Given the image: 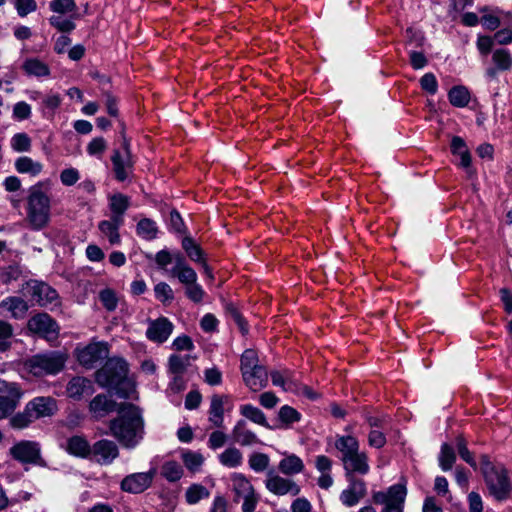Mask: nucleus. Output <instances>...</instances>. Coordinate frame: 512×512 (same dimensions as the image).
<instances>
[{"label":"nucleus","instance_id":"1","mask_svg":"<svg viewBox=\"0 0 512 512\" xmlns=\"http://www.w3.org/2000/svg\"><path fill=\"white\" fill-rule=\"evenodd\" d=\"M117 418L110 422V432L127 449H134L144 438V420L140 410L132 404H121Z\"/></svg>","mask_w":512,"mask_h":512},{"label":"nucleus","instance_id":"2","mask_svg":"<svg viewBox=\"0 0 512 512\" xmlns=\"http://www.w3.org/2000/svg\"><path fill=\"white\" fill-rule=\"evenodd\" d=\"M25 212V222L29 229L41 231L48 227L51 220V199L40 186L30 188Z\"/></svg>","mask_w":512,"mask_h":512},{"label":"nucleus","instance_id":"3","mask_svg":"<svg viewBox=\"0 0 512 512\" xmlns=\"http://www.w3.org/2000/svg\"><path fill=\"white\" fill-rule=\"evenodd\" d=\"M481 471L489 493L497 500L504 501L512 497V482L503 466L494 465L488 458L481 457Z\"/></svg>","mask_w":512,"mask_h":512},{"label":"nucleus","instance_id":"4","mask_svg":"<svg viewBox=\"0 0 512 512\" xmlns=\"http://www.w3.org/2000/svg\"><path fill=\"white\" fill-rule=\"evenodd\" d=\"M241 373L245 385L251 391H259L268 384V373L266 368L259 364L257 353L247 349L241 356Z\"/></svg>","mask_w":512,"mask_h":512},{"label":"nucleus","instance_id":"5","mask_svg":"<svg viewBox=\"0 0 512 512\" xmlns=\"http://www.w3.org/2000/svg\"><path fill=\"white\" fill-rule=\"evenodd\" d=\"M49 9L53 15L49 18L52 27L63 33H69L76 27L75 20L78 19V7L75 0H52Z\"/></svg>","mask_w":512,"mask_h":512},{"label":"nucleus","instance_id":"6","mask_svg":"<svg viewBox=\"0 0 512 512\" xmlns=\"http://www.w3.org/2000/svg\"><path fill=\"white\" fill-rule=\"evenodd\" d=\"M231 481L234 493L233 501L242 503V512H254L259 496L256 494L253 485L244 475L238 473L232 475Z\"/></svg>","mask_w":512,"mask_h":512},{"label":"nucleus","instance_id":"7","mask_svg":"<svg viewBox=\"0 0 512 512\" xmlns=\"http://www.w3.org/2000/svg\"><path fill=\"white\" fill-rule=\"evenodd\" d=\"M65 361L63 353L50 352L33 356L28 360L27 367L35 376L57 374L63 369Z\"/></svg>","mask_w":512,"mask_h":512},{"label":"nucleus","instance_id":"8","mask_svg":"<svg viewBox=\"0 0 512 512\" xmlns=\"http://www.w3.org/2000/svg\"><path fill=\"white\" fill-rule=\"evenodd\" d=\"M127 363L121 358H111L96 372V381L102 387L116 388L127 375Z\"/></svg>","mask_w":512,"mask_h":512},{"label":"nucleus","instance_id":"9","mask_svg":"<svg viewBox=\"0 0 512 512\" xmlns=\"http://www.w3.org/2000/svg\"><path fill=\"white\" fill-rule=\"evenodd\" d=\"M23 391L15 382L0 379V420L11 415L18 407Z\"/></svg>","mask_w":512,"mask_h":512},{"label":"nucleus","instance_id":"10","mask_svg":"<svg viewBox=\"0 0 512 512\" xmlns=\"http://www.w3.org/2000/svg\"><path fill=\"white\" fill-rule=\"evenodd\" d=\"M28 330L45 338L48 341H54L59 334L57 323L47 313H38L31 317L27 323Z\"/></svg>","mask_w":512,"mask_h":512},{"label":"nucleus","instance_id":"11","mask_svg":"<svg viewBox=\"0 0 512 512\" xmlns=\"http://www.w3.org/2000/svg\"><path fill=\"white\" fill-rule=\"evenodd\" d=\"M9 453L21 463L40 464L42 462L40 444L36 441H19L10 448Z\"/></svg>","mask_w":512,"mask_h":512},{"label":"nucleus","instance_id":"12","mask_svg":"<svg viewBox=\"0 0 512 512\" xmlns=\"http://www.w3.org/2000/svg\"><path fill=\"white\" fill-rule=\"evenodd\" d=\"M265 486L269 492L279 496L286 494L296 496L300 493V487L295 481L282 477L273 470L267 472Z\"/></svg>","mask_w":512,"mask_h":512},{"label":"nucleus","instance_id":"13","mask_svg":"<svg viewBox=\"0 0 512 512\" xmlns=\"http://www.w3.org/2000/svg\"><path fill=\"white\" fill-rule=\"evenodd\" d=\"M233 403L229 395L213 394L210 399V407L208 411L209 422L217 428H221L224 423L225 410H231Z\"/></svg>","mask_w":512,"mask_h":512},{"label":"nucleus","instance_id":"14","mask_svg":"<svg viewBox=\"0 0 512 512\" xmlns=\"http://www.w3.org/2000/svg\"><path fill=\"white\" fill-rule=\"evenodd\" d=\"M155 475L156 469L130 474L121 481V489L128 493H141L150 487Z\"/></svg>","mask_w":512,"mask_h":512},{"label":"nucleus","instance_id":"15","mask_svg":"<svg viewBox=\"0 0 512 512\" xmlns=\"http://www.w3.org/2000/svg\"><path fill=\"white\" fill-rule=\"evenodd\" d=\"M113 171L118 181H125L132 170V159L129 143L127 140L123 142L122 151H115L112 156Z\"/></svg>","mask_w":512,"mask_h":512},{"label":"nucleus","instance_id":"16","mask_svg":"<svg viewBox=\"0 0 512 512\" xmlns=\"http://www.w3.org/2000/svg\"><path fill=\"white\" fill-rule=\"evenodd\" d=\"M26 292L31 295L32 300L40 306H47L57 302L56 290L48 284L38 281H30L26 285Z\"/></svg>","mask_w":512,"mask_h":512},{"label":"nucleus","instance_id":"17","mask_svg":"<svg viewBox=\"0 0 512 512\" xmlns=\"http://www.w3.org/2000/svg\"><path fill=\"white\" fill-rule=\"evenodd\" d=\"M91 455L97 463L109 465L119 456V449L115 442L101 439L93 444Z\"/></svg>","mask_w":512,"mask_h":512},{"label":"nucleus","instance_id":"18","mask_svg":"<svg viewBox=\"0 0 512 512\" xmlns=\"http://www.w3.org/2000/svg\"><path fill=\"white\" fill-rule=\"evenodd\" d=\"M173 324L165 317L151 320L148 323L146 337L156 343L165 342L173 332Z\"/></svg>","mask_w":512,"mask_h":512},{"label":"nucleus","instance_id":"19","mask_svg":"<svg viewBox=\"0 0 512 512\" xmlns=\"http://www.w3.org/2000/svg\"><path fill=\"white\" fill-rule=\"evenodd\" d=\"M367 489L365 482L362 480L354 479L350 485L341 492L340 500L343 505L353 507L360 502L366 495Z\"/></svg>","mask_w":512,"mask_h":512},{"label":"nucleus","instance_id":"20","mask_svg":"<svg viewBox=\"0 0 512 512\" xmlns=\"http://www.w3.org/2000/svg\"><path fill=\"white\" fill-rule=\"evenodd\" d=\"M27 406L35 419L52 416L57 410L56 401L52 397H36Z\"/></svg>","mask_w":512,"mask_h":512},{"label":"nucleus","instance_id":"21","mask_svg":"<svg viewBox=\"0 0 512 512\" xmlns=\"http://www.w3.org/2000/svg\"><path fill=\"white\" fill-rule=\"evenodd\" d=\"M106 347L100 343H91L77 351L78 361L85 367H92L106 355Z\"/></svg>","mask_w":512,"mask_h":512},{"label":"nucleus","instance_id":"22","mask_svg":"<svg viewBox=\"0 0 512 512\" xmlns=\"http://www.w3.org/2000/svg\"><path fill=\"white\" fill-rule=\"evenodd\" d=\"M170 274L177 277L185 286L197 281V273L186 264L184 258L179 253L175 256V266L170 271Z\"/></svg>","mask_w":512,"mask_h":512},{"label":"nucleus","instance_id":"23","mask_svg":"<svg viewBox=\"0 0 512 512\" xmlns=\"http://www.w3.org/2000/svg\"><path fill=\"white\" fill-rule=\"evenodd\" d=\"M344 469L347 473H358L365 475L369 472L368 458L365 452L357 451L351 456L343 459Z\"/></svg>","mask_w":512,"mask_h":512},{"label":"nucleus","instance_id":"24","mask_svg":"<svg viewBox=\"0 0 512 512\" xmlns=\"http://www.w3.org/2000/svg\"><path fill=\"white\" fill-rule=\"evenodd\" d=\"M67 395L73 399H80L84 395L93 392V385L89 379L84 377H74L67 384Z\"/></svg>","mask_w":512,"mask_h":512},{"label":"nucleus","instance_id":"25","mask_svg":"<svg viewBox=\"0 0 512 512\" xmlns=\"http://www.w3.org/2000/svg\"><path fill=\"white\" fill-rule=\"evenodd\" d=\"M305 468L303 460L296 454L284 453V457L280 460L278 469L286 476H293L303 472Z\"/></svg>","mask_w":512,"mask_h":512},{"label":"nucleus","instance_id":"26","mask_svg":"<svg viewBox=\"0 0 512 512\" xmlns=\"http://www.w3.org/2000/svg\"><path fill=\"white\" fill-rule=\"evenodd\" d=\"M111 218L124 220V214L130 206V198L122 193H115L108 197Z\"/></svg>","mask_w":512,"mask_h":512},{"label":"nucleus","instance_id":"27","mask_svg":"<svg viewBox=\"0 0 512 512\" xmlns=\"http://www.w3.org/2000/svg\"><path fill=\"white\" fill-rule=\"evenodd\" d=\"M1 313H9L13 318H23L28 311L27 303L19 297H9L0 303Z\"/></svg>","mask_w":512,"mask_h":512},{"label":"nucleus","instance_id":"28","mask_svg":"<svg viewBox=\"0 0 512 512\" xmlns=\"http://www.w3.org/2000/svg\"><path fill=\"white\" fill-rule=\"evenodd\" d=\"M124 220H117L110 218L109 220H102L98 224V229L101 234L106 237L110 244L115 245L120 243L119 228L123 225Z\"/></svg>","mask_w":512,"mask_h":512},{"label":"nucleus","instance_id":"29","mask_svg":"<svg viewBox=\"0 0 512 512\" xmlns=\"http://www.w3.org/2000/svg\"><path fill=\"white\" fill-rule=\"evenodd\" d=\"M22 69L26 75L31 77L42 78L50 75L48 64L34 57L27 58L22 64Z\"/></svg>","mask_w":512,"mask_h":512},{"label":"nucleus","instance_id":"30","mask_svg":"<svg viewBox=\"0 0 512 512\" xmlns=\"http://www.w3.org/2000/svg\"><path fill=\"white\" fill-rule=\"evenodd\" d=\"M232 435L235 442L241 446H250L258 443L256 434L246 428V423L243 420L236 423L232 430Z\"/></svg>","mask_w":512,"mask_h":512},{"label":"nucleus","instance_id":"31","mask_svg":"<svg viewBox=\"0 0 512 512\" xmlns=\"http://www.w3.org/2000/svg\"><path fill=\"white\" fill-rule=\"evenodd\" d=\"M182 247L183 249L185 250L186 254L188 255V257L196 262V263H200L203 265L204 267V271L205 273L212 278V275H211V271L209 269V267L207 266L204 258H203V251L202 249L199 247V245H197L194 240L190 237H185L183 240H182Z\"/></svg>","mask_w":512,"mask_h":512},{"label":"nucleus","instance_id":"32","mask_svg":"<svg viewBox=\"0 0 512 512\" xmlns=\"http://www.w3.org/2000/svg\"><path fill=\"white\" fill-rule=\"evenodd\" d=\"M92 446L81 436H73L67 440L66 450L71 455L77 457H88L91 455Z\"/></svg>","mask_w":512,"mask_h":512},{"label":"nucleus","instance_id":"33","mask_svg":"<svg viewBox=\"0 0 512 512\" xmlns=\"http://www.w3.org/2000/svg\"><path fill=\"white\" fill-rule=\"evenodd\" d=\"M115 402L106 395H97L90 402V410L96 417H103L115 410Z\"/></svg>","mask_w":512,"mask_h":512},{"label":"nucleus","instance_id":"34","mask_svg":"<svg viewBox=\"0 0 512 512\" xmlns=\"http://www.w3.org/2000/svg\"><path fill=\"white\" fill-rule=\"evenodd\" d=\"M15 168L19 173L37 176L43 170V164L30 157L22 156L15 161Z\"/></svg>","mask_w":512,"mask_h":512},{"label":"nucleus","instance_id":"35","mask_svg":"<svg viewBox=\"0 0 512 512\" xmlns=\"http://www.w3.org/2000/svg\"><path fill=\"white\" fill-rule=\"evenodd\" d=\"M335 447L341 453V460L343 461V459L359 451V442L355 437L350 435L339 436L335 441Z\"/></svg>","mask_w":512,"mask_h":512},{"label":"nucleus","instance_id":"36","mask_svg":"<svg viewBox=\"0 0 512 512\" xmlns=\"http://www.w3.org/2000/svg\"><path fill=\"white\" fill-rule=\"evenodd\" d=\"M192 357L190 355L174 354L169 357V369L175 374L174 383L179 380V376L183 374L191 364Z\"/></svg>","mask_w":512,"mask_h":512},{"label":"nucleus","instance_id":"37","mask_svg":"<svg viewBox=\"0 0 512 512\" xmlns=\"http://www.w3.org/2000/svg\"><path fill=\"white\" fill-rule=\"evenodd\" d=\"M181 460L190 472L197 473L200 471L205 459L198 451L184 450L181 452Z\"/></svg>","mask_w":512,"mask_h":512},{"label":"nucleus","instance_id":"38","mask_svg":"<svg viewBox=\"0 0 512 512\" xmlns=\"http://www.w3.org/2000/svg\"><path fill=\"white\" fill-rule=\"evenodd\" d=\"M219 462L228 468H236L242 464L243 455L239 449L229 447L218 456Z\"/></svg>","mask_w":512,"mask_h":512},{"label":"nucleus","instance_id":"39","mask_svg":"<svg viewBox=\"0 0 512 512\" xmlns=\"http://www.w3.org/2000/svg\"><path fill=\"white\" fill-rule=\"evenodd\" d=\"M451 150L454 155L458 156L460 161L459 165L464 168H469L471 163V157L466 147L465 142L460 137H453L451 141Z\"/></svg>","mask_w":512,"mask_h":512},{"label":"nucleus","instance_id":"40","mask_svg":"<svg viewBox=\"0 0 512 512\" xmlns=\"http://www.w3.org/2000/svg\"><path fill=\"white\" fill-rule=\"evenodd\" d=\"M136 232L142 239L150 241L157 237L158 226L152 219L142 218L137 223Z\"/></svg>","mask_w":512,"mask_h":512},{"label":"nucleus","instance_id":"41","mask_svg":"<svg viewBox=\"0 0 512 512\" xmlns=\"http://www.w3.org/2000/svg\"><path fill=\"white\" fill-rule=\"evenodd\" d=\"M161 475L169 482H177L183 477L184 470L179 463L170 460L162 465Z\"/></svg>","mask_w":512,"mask_h":512},{"label":"nucleus","instance_id":"42","mask_svg":"<svg viewBox=\"0 0 512 512\" xmlns=\"http://www.w3.org/2000/svg\"><path fill=\"white\" fill-rule=\"evenodd\" d=\"M209 496V490L205 486L197 483L190 485L185 492V500L189 505H195L202 499H207Z\"/></svg>","mask_w":512,"mask_h":512},{"label":"nucleus","instance_id":"43","mask_svg":"<svg viewBox=\"0 0 512 512\" xmlns=\"http://www.w3.org/2000/svg\"><path fill=\"white\" fill-rule=\"evenodd\" d=\"M240 413L242 416L258 425L264 427L268 426L265 414L258 407L251 404H244L240 406Z\"/></svg>","mask_w":512,"mask_h":512},{"label":"nucleus","instance_id":"44","mask_svg":"<svg viewBox=\"0 0 512 512\" xmlns=\"http://www.w3.org/2000/svg\"><path fill=\"white\" fill-rule=\"evenodd\" d=\"M450 103L456 107H465L470 100V94L464 86L453 87L448 94Z\"/></svg>","mask_w":512,"mask_h":512},{"label":"nucleus","instance_id":"45","mask_svg":"<svg viewBox=\"0 0 512 512\" xmlns=\"http://www.w3.org/2000/svg\"><path fill=\"white\" fill-rule=\"evenodd\" d=\"M492 61L498 70L507 71L512 68V55L507 49H496Z\"/></svg>","mask_w":512,"mask_h":512},{"label":"nucleus","instance_id":"46","mask_svg":"<svg viewBox=\"0 0 512 512\" xmlns=\"http://www.w3.org/2000/svg\"><path fill=\"white\" fill-rule=\"evenodd\" d=\"M35 420L36 419L34 418L30 409L26 405L22 412H19L10 418L9 423H10L11 427H13L15 429H24V428L28 427Z\"/></svg>","mask_w":512,"mask_h":512},{"label":"nucleus","instance_id":"47","mask_svg":"<svg viewBox=\"0 0 512 512\" xmlns=\"http://www.w3.org/2000/svg\"><path fill=\"white\" fill-rule=\"evenodd\" d=\"M456 460V455L453 448L447 443L442 444L439 454V465L443 471H448L452 468Z\"/></svg>","mask_w":512,"mask_h":512},{"label":"nucleus","instance_id":"48","mask_svg":"<svg viewBox=\"0 0 512 512\" xmlns=\"http://www.w3.org/2000/svg\"><path fill=\"white\" fill-rule=\"evenodd\" d=\"M271 380L273 385L281 387L284 391H292L296 387V384L292 381L288 372L282 373L273 371L271 373Z\"/></svg>","mask_w":512,"mask_h":512},{"label":"nucleus","instance_id":"49","mask_svg":"<svg viewBox=\"0 0 512 512\" xmlns=\"http://www.w3.org/2000/svg\"><path fill=\"white\" fill-rule=\"evenodd\" d=\"M99 300L107 311H114L118 305V297L114 290L110 288L99 292Z\"/></svg>","mask_w":512,"mask_h":512},{"label":"nucleus","instance_id":"50","mask_svg":"<svg viewBox=\"0 0 512 512\" xmlns=\"http://www.w3.org/2000/svg\"><path fill=\"white\" fill-rule=\"evenodd\" d=\"M249 466L255 472H263L267 469L270 463L268 455L264 453H253L248 460Z\"/></svg>","mask_w":512,"mask_h":512},{"label":"nucleus","instance_id":"51","mask_svg":"<svg viewBox=\"0 0 512 512\" xmlns=\"http://www.w3.org/2000/svg\"><path fill=\"white\" fill-rule=\"evenodd\" d=\"M11 147L17 152L29 151L31 147V140L25 133L15 134L11 139Z\"/></svg>","mask_w":512,"mask_h":512},{"label":"nucleus","instance_id":"52","mask_svg":"<svg viewBox=\"0 0 512 512\" xmlns=\"http://www.w3.org/2000/svg\"><path fill=\"white\" fill-rule=\"evenodd\" d=\"M155 297L163 302H171L174 299L172 288L165 282H160L154 287Z\"/></svg>","mask_w":512,"mask_h":512},{"label":"nucleus","instance_id":"53","mask_svg":"<svg viewBox=\"0 0 512 512\" xmlns=\"http://www.w3.org/2000/svg\"><path fill=\"white\" fill-rule=\"evenodd\" d=\"M61 97L58 93L50 92L42 98V109L44 112L54 113V111L60 106Z\"/></svg>","mask_w":512,"mask_h":512},{"label":"nucleus","instance_id":"54","mask_svg":"<svg viewBox=\"0 0 512 512\" xmlns=\"http://www.w3.org/2000/svg\"><path fill=\"white\" fill-rule=\"evenodd\" d=\"M300 416L301 415L297 410L288 405L282 406L279 410V418L286 424L298 422L300 420Z\"/></svg>","mask_w":512,"mask_h":512},{"label":"nucleus","instance_id":"55","mask_svg":"<svg viewBox=\"0 0 512 512\" xmlns=\"http://www.w3.org/2000/svg\"><path fill=\"white\" fill-rule=\"evenodd\" d=\"M14 6L21 17L27 16L37 9L35 0H14Z\"/></svg>","mask_w":512,"mask_h":512},{"label":"nucleus","instance_id":"56","mask_svg":"<svg viewBox=\"0 0 512 512\" xmlns=\"http://www.w3.org/2000/svg\"><path fill=\"white\" fill-rule=\"evenodd\" d=\"M185 294L191 301L200 303L205 296V291L196 281L186 286Z\"/></svg>","mask_w":512,"mask_h":512},{"label":"nucleus","instance_id":"57","mask_svg":"<svg viewBox=\"0 0 512 512\" xmlns=\"http://www.w3.org/2000/svg\"><path fill=\"white\" fill-rule=\"evenodd\" d=\"M80 179V173L76 168L70 167L61 171L60 181L64 186H72Z\"/></svg>","mask_w":512,"mask_h":512},{"label":"nucleus","instance_id":"58","mask_svg":"<svg viewBox=\"0 0 512 512\" xmlns=\"http://www.w3.org/2000/svg\"><path fill=\"white\" fill-rule=\"evenodd\" d=\"M385 430L371 429L368 435V444L371 447L380 449L386 444Z\"/></svg>","mask_w":512,"mask_h":512},{"label":"nucleus","instance_id":"59","mask_svg":"<svg viewBox=\"0 0 512 512\" xmlns=\"http://www.w3.org/2000/svg\"><path fill=\"white\" fill-rule=\"evenodd\" d=\"M456 446H457L458 453H459L460 457L466 463H468L471 467L476 468L477 467L476 461L474 460L472 454L468 450L466 441L462 437L457 438Z\"/></svg>","mask_w":512,"mask_h":512},{"label":"nucleus","instance_id":"60","mask_svg":"<svg viewBox=\"0 0 512 512\" xmlns=\"http://www.w3.org/2000/svg\"><path fill=\"white\" fill-rule=\"evenodd\" d=\"M420 84L422 89L430 94H435L437 92L438 83L435 75L432 73L424 74L420 79Z\"/></svg>","mask_w":512,"mask_h":512},{"label":"nucleus","instance_id":"61","mask_svg":"<svg viewBox=\"0 0 512 512\" xmlns=\"http://www.w3.org/2000/svg\"><path fill=\"white\" fill-rule=\"evenodd\" d=\"M31 115V107L24 101L17 102L13 107V117L17 120L28 119Z\"/></svg>","mask_w":512,"mask_h":512},{"label":"nucleus","instance_id":"62","mask_svg":"<svg viewBox=\"0 0 512 512\" xmlns=\"http://www.w3.org/2000/svg\"><path fill=\"white\" fill-rule=\"evenodd\" d=\"M366 421L371 429L386 430L389 425V418L383 415H367Z\"/></svg>","mask_w":512,"mask_h":512},{"label":"nucleus","instance_id":"63","mask_svg":"<svg viewBox=\"0 0 512 512\" xmlns=\"http://www.w3.org/2000/svg\"><path fill=\"white\" fill-rule=\"evenodd\" d=\"M409 59L411 66L415 70L423 69L428 63L426 56L422 52L418 51H410Z\"/></svg>","mask_w":512,"mask_h":512},{"label":"nucleus","instance_id":"64","mask_svg":"<svg viewBox=\"0 0 512 512\" xmlns=\"http://www.w3.org/2000/svg\"><path fill=\"white\" fill-rule=\"evenodd\" d=\"M469 511L482 512L483 502L481 496L477 492H470L468 495Z\"/></svg>","mask_w":512,"mask_h":512}]
</instances>
